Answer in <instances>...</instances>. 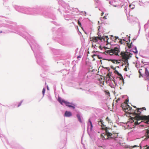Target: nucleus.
I'll use <instances>...</instances> for the list:
<instances>
[{"mask_svg":"<svg viewBox=\"0 0 149 149\" xmlns=\"http://www.w3.org/2000/svg\"><path fill=\"white\" fill-rule=\"evenodd\" d=\"M134 113L135 115L136 119V121L135 122V123L136 125H138L140 124L141 123V122L140 121L141 120H144L145 123H146L148 124V123H149V116H146L143 115L141 116L140 115L141 112H140V113L139 114H137V113Z\"/></svg>","mask_w":149,"mask_h":149,"instance_id":"1","label":"nucleus"},{"mask_svg":"<svg viewBox=\"0 0 149 149\" xmlns=\"http://www.w3.org/2000/svg\"><path fill=\"white\" fill-rule=\"evenodd\" d=\"M58 101L61 104H63V103H64L65 105L67 107L70 108L72 107L73 109L75 108V105L72 103H70L69 102L65 101L64 100H61V97H58Z\"/></svg>","mask_w":149,"mask_h":149,"instance_id":"2","label":"nucleus"},{"mask_svg":"<svg viewBox=\"0 0 149 149\" xmlns=\"http://www.w3.org/2000/svg\"><path fill=\"white\" fill-rule=\"evenodd\" d=\"M102 125L101 127L103 130L105 131V134L107 136H112L111 133L110 132L109 130L110 128H108L106 126V125L104 124V122L102 120V121H101ZM114 136H112V137H114Z\"/></svg>","mask_w":149,"mask_h":149,"instance_id":"3","label":"nucleus"},{"mask_svg":"<svg viewBox=\"0 0 149 149\" xmlns=\"http://www.w3.org/2000/svg\"><path fill=\"white\" fill-rule=\"evenodd\" d=\"M107 53L109 54L110 55H113V54L116 56H118V53L120 52V50L119 47H115L113 49H111L110 50H107Z\"/></svg>","mask_w":149,"mask_h":149,"instance_id":"4","label":"nucleus"},{"mask_svg":"<svg viewBox=\"0 0 149 149\" xmlns=\"http://www.w3.org/2000/svg\"><path fill=\"white\" fill-rule=\"evenodd\" d=\"M98 39L100 40H105V38L103 37H101V36H100V37L98 36L97 37H93L92 39V40L94 42L97 43L98 42Z\"/></svg>","mask_w":149,"mask_h":149,"instance_id":"5","label":"nucleus"},{"mask_svg":"<svg viewBox=\"0 0 149 149\" xmlns=\"http://www.w3.org/2000/svg\"><path fill=\"white\" fill-rule=\"evenodd\" d=\"M118 133H117V134H111L112 135V136H114V137H112V136H107V137H107V138H105V137L104 136H103V137L105 139H115V140L116 141H117V139H116V138L117 137L118 135Z\"/></svg>","mask_w":149,"mask_h":149,"instance_id":"6","label":"nucleus"},{"mask_svg":"<svg viewBox=\"0 0 149 149\" xmlns=\"http://www.w3.org/2000/svg\"><path fill=\"white\" fill-rule=\"evenodd\" d=\"M72 116V113L70 111H66L65 113L64 116L66 117H70Z\"/></svg>","mask_w":149,"mask_h":149,"instance_id":"7","label":"nucleus"},{"mask_svg":"<svg viewBox=\"0 0 149 149\" xmlns=\"http://www.w3.org/2000/svg\"><path fill=\"white\" fill-rule=\"evenodd\" d=\"M145 74L146 79L149 80V72L147 68H145Z\"/></svg>","mask_w":149,"mask_h":149,"instance_id":"8","label":"nucleus"},{"mask_svg":"<svg viewBox=\"0 0 149 149\" xmlns=\"http://www.w3.org/2000/svg\"><path fill=\"white\" fill-rule=\"evenodd\" d=\"M77 116L78 118V120L81 123H82V120L81 119L80 115L79 114H77Z\"/></svg>","mask_w":149,"mask_h":149,"instance_id":"9","label":"nucleus"},{"mask_svg":"<svg viewBox=\"0 0 149 149\" xmlns=\"http://www.w3.org/2000/svg\"><path fill=\"white\" fill-rule=\"evenodd\" d=\"M142 109L144 110H146V108L145 107H143L142 109H139L137 111V112L138 113L137 114H139L140 113V112H141V110Z\"/></svg>","mask_w":149,"mask_h":149,"instance_id":"10","label":"nucleus"},{"mask_svg":"<svg viewBox=\"0 0 149 149\" xmlns=\"http://www.w3.org/2000/svg\"><path fill=\"white\" fill-rule=\"evenodd\" d=\"M134 51H133V52L134 53H137L138 52V51L136 47V46H134V48L133 49Z\"/></svg>","mask_w":149,"mask_h":149,"instance_id":"11","label":"nucleus"},{"mask_svg":"<svg viewBox=\"0 0 149 149\" xmlns=\"http://www.w3.org/2000/svg\"><path fill=\"white\" fill-rule=\"evenodd\" d=\"M88 121L89 122V123H90V125H91V130H92V128L93 127V125H92V122H91V120H90V119H89Z\"/></svg>","mask_w":149,"mask_h":149,"instance_id":"12","label":"nucleus"},{"mask_svg":"<svg viewBox=\"0 0 149 149\" xmlns=\"http://www.w3.org/2000/svg\"><path fill=\"white\" fill-rule=\"evenodd\" d=\"M115 73L116 74H118L119 76H122L121 74L117 70H115Z\"/></svg>","mask_w":149,"mask_h":149,"instance_id":"13","label":"nucleus"},{"mask_svg":"<svg viewBox=\"0 0 149 149\" xmlns=\"http://www.w3.org/2000/svg\"><path fill=\"white\" fill-rule=\"evenodd\" d=\"M102 120L101 119L99 121H98V124L99 125L101 126L102 124H101V121H102Z\"/></svg>","mask_w":149,"mask_h":149,"instance_id":"14","label":"nucleus"},{"mask_svg":"<svg viewBox=\"0 0 149 149\" xmlns=\"http://www.w3.org/2000/svg\"><path fill=\"white\" fill-rule=\"evenodd\" d=\"M115 38H116V39H118V40H119V42L121 43L122 44V40L121 39H120L118 38V36H115Z\"/></svg>","mask_w":149,"mask_h":149,"instance_id":"15","label":"nucleus"},{"mask_svg":"<svg viewBox=\"0 0 149 149\" xmlns=\"http://www.w3.org/2000/svg\"><path fill=\"white\" fill-rule=\"evenodd\" d=\"M142 70V69H140L139 70V73L140 74V76H139V77H141V75L142 76V74H141V71Z\"/></svg>","mask_w":149,"mask_h":149,"instance_id":"16","label":"nucleus"},{"mask_svg":"<svg viewBox=\"0 0 149 149\" xmlns=\"http://www.w3.org/2000/svg\"><path fill=\"white\" fill-rule=\"evenodd\" d=\"M23 102V100H22L19 103V104L18 106H17V107H19L20 106H21V105L22 104V102Z\"/></svg>","mask_w":149,"mask_h":149,"instance_id":"17","label":"nucleus"},{"mask_svg":"<svg viewBox=\"0 0 149 149\" xmlns=\"http://www.w3.org/2000/svg\"><path fill=\"white\" fill-rule=\"evenodd\" d=\"M45 92V89L44 88H43L42 91V93L43 95H44Z\"/></svg>","mask_w":149,"mask_h":149,"instance_id":"18","label":"nucleus"},{"mask_svg":"<svg viewBox=\"0 0 149 149\" xmlns=\"http://www.w3.org/2000/svg\"><path fill=\"white\" fill-rule=\"evenodd\" d=\"M96 46V44H94L93 43L92 44V47H94V48H95Z\"/></svg>","mask_w":149,"mask_h":149,"instance_id":"19","label":"nucleus"},{"mask_svg":"<svg viewBox=\"0 0 149 149\" xmlns=\"http://www.w3.org/2000/svg\"><path fill=\"white\" fill-rule=\"evenodd\" d=\"M109 3L110 4H111L112 5V4L111 3V1ZM112 5H113L115 7H117L118 6H117V5H112Z\"/></svg>","mask_w":149,"mask_h":149,"instance_id":"20","label":"nucleus"},{"mask_svg":"<svg viewBox=\"0 0 149 149\" xmlns=\"http://www.w3.org/2000/svg\"><path fill=\"white\" fill-rule=\"evenodd\" d=\"M120 55H121L122 56H123L124 55V53L122 52H121L120 54Z\"/></svg>","mask_w":149,"mask_h":149,"instance_id":"21","label":"nucleus"},{"mask_svg":"<svg viewBox=\"0 0 149 149\" xmlns=\"http://www.w3.org/2000/svg\"><path fill=\"white\" fill-rule=\"evenodd\" d=\"M78 24L79 25V26H81V23L78 20Z\"/></svg>","mask_w":149,"mask_h":149,"instance_id":"22","label":"nucleus"},{"mask_svg":"<svg viewBox=\"0 0 149 149\" xmlns=\"http://www.w3.org/2000/svg\"><path fill=\"white\" fill-rule=\"evenodd\" d=\"M107 121L109 123H111L112 122V121L110 119H109V120H108V121Z\"/></svg>","mask_w":149,"mask_h":149,"instance_id":"23","label":"nucleus"},{"mask_svg":"<svg viewBox=\"0 0 149 149\" xmlns=\"http://www.w3.org/2000/svg\"><path fill=\"white\" fill-rule=\"evenodd\" d=\"M110 119L108 117H107V118H106V120L107 121H108V120H109Z\"/></svg>","mask_w":149,"mask_h":149,"instance_id":"24","label":"nucleus"},{"mask_svg":"<svg viewBox=\"0 0 149 149\" xmlns=\"http://www.w3.org/2000/svg\"><path fill=\"white\" fill-rule=\"evenodd\" d=\"M148 124H149V123H148ZM147 135H148V136L147 137L149 138V132H148V133H147Z\"/></svg>","mask_w":149,"mask_h":149,"instance_id":"25","label":"nucleus"},{"mask_svg":"<svg viewBox=\"0 0 149 149\" xmlns=\"http://www.w3.org/2000/svg\"><path fill=\"white\" fill-rule=\"evenodd\" d=\"M105 38H106V39L107 40H108L109 39L108 36H105Z\"/></svg>","mask_w":149,"mask_h":149,"instance_id":"26","label":"nucleus"},{"mask_svg":"<svg viewBox=\"0 0 149 149\" xmlns=\"http://www.w3.org/2000/svg\"><path fill=\"white\" fill-rule=\"evenodd\" d=\"M124 70L125 71H127V68L125 67V68L124 69Z\"/></svg>","mask_w":149,"mask_h":149,"instance_id":"27","label":"nucleus"},{"mask_svg":"<svg viewBox=\"0 0 149 149\" xmlns=\"http://www.w3.org/2000/svg\"><path fill=\"white\" fill-rule=\"evenodd\" d=\"M144 149H149V147H147Z\"/></svg>","mask_w":149,"mask_h":149,"instance_id":"28","label":"nucleus"},{"mask_svg":"<svg viewBox=\"0 0 149 149\" xmlns=\"http://www.w3.org/2000/svg\"><path fill=\"white\" fill-rule=\"evenodd\" d=\"M103 18L104 19H107V17H106V16H104V17H103Z\"/></svg>","mask_w":149,"mask_h":149,"instance_id":"29","label":"nucleus"},{"mask_svg":"<svg viewBox=\"0 0 149 149\" xmlns=\"http://www.w3.org/2000/svg\"><path fill=\"white\" fill-rule=\"evenodd\" d=\"M113 86L114 85H112V84L111 85H110V86L112 87V88H113Z\"/></svg>","mask_w":149,"mask_h":149,"instance_id":"30","label":"nucleus"},{"mask_svg":"<svg viewBox=\"0 0 149 149\" xmlns=\"http://www.w3.org/2000/svg\"><path fill=\"white\" fill-rule=\"evenodd\" d=\"M104 13H103V12H102V13H101V16H102L104 14Z\"/></svg>","mask_w":149,"mask_h":149,"instance_id":"31","label":"nucleus"},{"mask_svg":"<svg viewBox=\"0 0 149 149\" xmlns=\"http://www.w3.org/2000/svg\"><path fill=\"white\" fill-rule=\"evenodd\" d=\"M99 48H100V49L101 50H102V48L101 47V46H100L99 47Z\"/></svg>","mask_w":149,"mask_h":149,"instance_id":"32","label":"nucleus"},{"mask_svg":"<svg viewBox=\"0 0 149 149\" xmlns=\"http://www.w3.org/2000/svg\"><path fill=\"white\" fill-rule=\"evenodd\" d=\"M47 89L48 90H49V87H48V86H47Z\"/></svg>","mask_w":149,"mask_h":149,"instance_id":"33","label":"nucleus"},{"mask_svg":"<svg viewBox=\"0 0 149 149\" xmlns=\"http://www.w3.org/2000/svg\"><path fill=\"white\" fill-rule=\"evenodd\" d=\"M140 29H139V32H138V34H139V33H140Z\"/></svg>","mask_w":149,"mask_h":149,"instance_id":"34","label":"nucleus"},{"mask_svg":"<svg viewBox=\"0 0 149 149\" xmlns=\"http://www.w3.org/2000/svg\"><path fill=\"white\" fill-rule=\"evenodd\" d=\"M128 102V100H126V103H127V102Z\"/></svg>","mask_w":149,"mask_h":149,"instance_id":"35","label":"nucleus"},{"mask_svg":"<svg viewBox=\"0 0 149 149\" xmlns=\"http://www.w3.org/2000/svg\"><path fill=\"white\" fill-rule=\"evenodd\" d=\"M81 57L80 56H78L77 58H80Z\"/></svg>","mask_w":149,"mask_h":149,"instance_id":"36","label":"nucleus"},{"mask_svg":"<svg viewBox=\"0 0 149 149\" xmlns=\"http://www.w3.org/2000/svg\"><path fill=\"white\" fill-rule=\"evenodd\" d=\"M141 62H142V63H144V62H143V61H142Z\"/></svg>","mask_w":149,"mask_h":149,"instance_id":"37","label":"nucleus"},{"mask_svg":"<svg viewBox=\"0 0 149 149\" xmlns=\"http://www.w3.org/2000/svg\"><path fill=\"white\" fill-rule=\"evenodd\" d=\"M31 48L32 49V50H33V48H32V46H31Z\"/></svg>","mask_w":149,"mask_h":149,"instance_id":"38","label":"nucleus"},{"mask_svg":"<svg viewBox=\"0 0 149 149\" xmlns=\"http://www.w3.org/2000/svg\"><path fill=\"white\" fill-rule=\"evenodd\" d=\"M2 33V31H1L0 32V33Z\"/></svg>","mask_w":149,"mask_h":149,"instance_id":"39","label":"nucleus"},{"mask_svg":"<svg viewBox=\"0 0 149 149\" xmlns=\"http://www.w3.org/2000/svg\"><path fill=\"white\" fill-rule=\"evenodd\" d=\"M98 1V0H97V2Z\"/></svg>","mask_w":149,"mask_h":149,"instance_id":"40","label":"nucleus"},{"mask_svg":"<svg viewBox=\"0 0 149 149\" xmlns=\"http://www.w3.org/2000/svg\"><path fill=\"white\" fill-rule=\"evenodd\" d=\"M131 44H132V42H131Z\"/></svg>","mask_w":149,"mask_h":149,"instance_id":"41","label":"nucleus"},{"mask_svg":"<svg viewBox=\"0 0 149 149\" xmlns=\"http://www.w3.org/2000/svg\"><path fill=\"white\" fill-rule=\"evenodd\" d=\"M111 68H113V66L111 67Z\"/></svg>","mask_w":149,"mask_h":149,"instance_id":"42","label":"nucleus"},{"mask_svg":"<svg viewBox=\"0 0 149 149\" xmlns=\"http://www.w3.org/2000/svg\"><path fill=\"white\" fill-rule=\"evenodd\" d=\"M99 10H101V9H99Z\"/></svg>","mask_w":149,"mask_h":149,"instance_id":"43","label":"nucleus"},{"mask_svg":"<svg viewBox=\"0 0 149 149\" xmlns=\"http://www.w3.org/2000/svg\"><path fill=\"white\" fill-rule=\"evenodd\" d=\"M127 62H128V60H127Z\"/></svg>","mask_w":149,"mask_h":149,"instance_id":"44","label":"nucleus"}]
</instances>
